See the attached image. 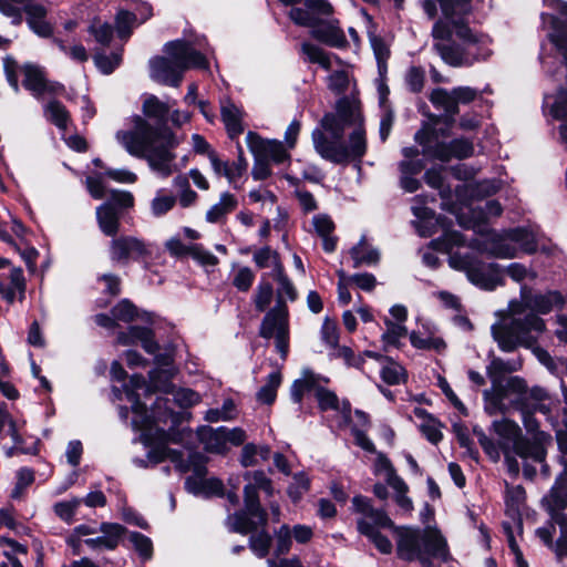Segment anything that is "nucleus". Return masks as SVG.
<instances>
[{"mask_svg": "<svg viewBox=\"0 0 567 567\" xmlns=\"http://www.w3.org/2000/svg\"><path fill=\"white\" fill-rule=\"evenodd\" d=\"M312 142L318 154L327 161L340 164L361 158L367 151V140L358 101L340 99L336 113H327L321 120V128L313 130Z\"/></svg>", "mask_w": 567, "mask_h": 567, "instance_id": "f257e3e1", "label": "nucleus"}, {"mask_svg": "<svg viewBox=\"0 0 567 567\" xmlns=\"http://www.w3.org/2000/svg\"><path fill=\"white\" fill-rule=\"evenodd\" d=\"M520 303H511V316L492 326L494 340L501 350L514 351L518 346L530 348L545 331V322L535 312L546 315L563 303L557 291L532 295L520 289Z\"/></svg>", "mask_w": 567, "mask_h": 567, "instance_id": "f03ea898", "label": "nucleus"}, {"mask_svg": "<svg viewBox=\"0 0 567 567\" xmlns=\"http://www.w3.org/2000/svg\"><path fill=\"white\" fill-rule=\"evenodd\" d=\"M131 122V127L116 133V141L130 155L146 159L157 176H171L177 169L174 148L179 144L178 137L167 126L154 127L141 116H134Z\"/></svg>", "mask_w": 567, "mask_h": 567, "instance_id": "7ed1b4c3", "label": "nucleus"}, {"mask_svg": "<svg viewBox=\"0 0 567 567\" xmlns=\"http://www.w3.org/2000/svg\"><path fill=\"white\" fill-rule=\"evenodd\" d=\"M148 394L151 386L146 384L142 375L134 374L131 377L130 382L123 385V392L126 399L132 403V412L134 417L132 426L134 430L141 432V440L144 444H151L156 440H164L166 436L165 425H175L178 421V415L168 408V399L157 398L151 414L145 406L140 402L141 393Z\"/></svg>", "mask_w": 567, "mask_h": 567, "instance_id": "20e7f679", "label": "nucleus"}, {"mask_svg": "<svg viewBox=\"0 0 567 567\" xmlns=\"http://www.w3.org/2000/svg\"><path fill=\"white\" fill-rule=\"evenodd\" d=\"M482 0H419L424 14L433 20L437 17V3L442 17L432 28L434 40H452L454 37L461 41L475 42V34L468 27L470 16L477 9Z\"/></svg>", "mask_w": 567, "mask_h": 567, "instance_id": "39448f33", "label": "nucleus"}, {"mask_svg": "<svg viewBox=\"0 0 567 567\" xmlns=\"http://www.w3.org/2000/svg\"><path fill=\"white\" fill-rule=\"evenodd\" d=\"M464 245L463 236L454 230H449L442 237L431 241V246L439 251L450 254L449 265L451 268L464 271L468 280L485 290H493L502 284V274L498 265H485L473 255L453 252L455 247Z\"/></svg>", "mask_w": 567, "mask_h": 567, "instance_id": "423d86ee", "label": "nucleus"}, {"mask_svg": "<svg viewBox=\"0 0 567 567\" xmlns=\"http://www.w3.org/2000/svg\"><path fill=\"white\" fill-rule=\"evenodd\" d=\"M164 51L168 58L156 56L150 61L151 78L162 84L178 86L185 70L207 68L205 56L185 40L166 43Z\"/></svg>", "mask_w": 567, "mask_h": 567, "instance_id": "0eeeda50", "label": "nucleus"}, {"mask_svg": "<svg viewBox=\"0 0 567 567\" xmlns=\"http://www.w3.org/2000/svg\"><path fill=\"white\" fill-rule=\"evenodd\" d=\"M396 534V550L400 558L419 560L423 567H431V558L447 559L446 540L436 528L401 527Z\"/></svg>", "mask_w": 567, "mask_h": 567, "instance_id": "6e6552de", "label": "nucleus"}, {"mask_svg": "<svg viewBox=\"0 0 567 567\" xmlns=\"http://www.w3.org/2000/svg\"><path fill=\"white\" fill-rule=\"evenodd\" d=\"M245 509L227 517V526L231 532L248 534L264 527L267 523L266 512L262 509L258 498V491L272 495L271 480L262 471L246 472Z\"/></svg>", "mask_w": 567, "mask_h": 567, "instance_id": "1a4fd4ad", "label": "nucleus"}, {"mask_svg": "<svg viewBox=\"0 0 567 567\" xmlns=\"http://www.w3.org/2000/svg\"><path fill=\"white\" fill-rule=\"evenodd\" d=\"M148 458L155 463L171 460L182 472L193 470V475L186 478L185 487L194 495L208 497L223 493L221 481L216 477L206 478V467L203 463H196L197 458H202L198 454L190 455V464H184L179 452L157 446L148 453Z\"/></svg>", "mask_w": 567, "mask_h": 567, "instance_id": "9d476101", "label": "nucleus"}, {"mask_svg": "<svg viewBox=\"0 0 567 567\" xmlns=\"http://www.w3.org/2000/svg\"><path fill=\"white\" fill-rule=\"evenodd\" d=\"M321 381L328 382V379L316 375L309 370H305L302 377L296 380L291 385V399L293 402L299 403L306 392L313 391L321 411L333 410L339 412L343 421L348 422L351 416L349 402L344 401L340 404L334 392L320 385Z\"/></svg>", "mask_w": 567, "mask_h": 567, "instance_id": "9b49d317", "label": "nucleus"}, {"mask_svg": "<svg viewBox=\"0 0 567 567\" xmlns=\"http://www.w3.org/2000/svg\"><path fill=\"white\" fill-rule=\"evenodd\" d=\"M415 141L422 145L425 156L447 162L452 158H467L474 153L471 141L457 138L450 144L442 143L436 128L424 126L415 134Z\"/></svg>", "mask_w": 567, "mask_h": 567, "instance_id": "f8f14e48", "label": "nucleus"}, {"mask_svg": "<svg viewBox=\"0 0 567 567\" xmlns=\"http://www.w3.org/2000/svg\"><path fill=\"white\" fill-rule=\"evenodd\" d=\"M352 504L354 509L362 515L358 519L359 532L369 537L382 554L391 553V542L377 530L378 527H391V519L383 511L373 508L367 497L355 496Z\"/></svg>", "mask_w": 567, "mask_h": 567, "instance_id": "ddd939ff", "label": "nucleus"}, {"mask_svg": "<svg viewBox=\"0 0 567 567\" xmlns=\"http://www.w3.org/2000/svg\"><path fill=\"white\" fill-rule=\"evenodd\" d=\"M458 223L464 228H473L480 234L470 243V247L487 254L495 258L511 259L517 257V247L513 239V230L496 233L494 230H483L481 225L476 221H465L461 217Z\"/></svg>", "mask_w": 567, "mask_h": 567, "instance_id": "4468645a", "label": "nucleus"}, {"mask_svg": "<svg viewBox=\"0 0 567 567\" xmlns=\"http://www.w3.org/2000/svg\"><path fill=\"white\" fill-rule=\"evenodd\" d=\"M0 11L13 18L16 24L21 23L23 11L29 28L39 37L49 38L53 32L52 25L45 20L48 10L42 0H0Z\"/></svg>", "mask_w": 567, "mask_h": 567, "instance_id": "2eb2a0df", "label": "nucleus"}, {"mask_svg": "<svg viewBox=\"0 0 567 567\" xmlns=\"http://www.w3.org/2000/svg\"><path fill=\"white\" fill-rule=\"evenodd\" d=\"M260 336L275 338L276 348L282 358H286L289 349V311L285 301L277 300L262 319Z\"/></svg>", "mask_w": 567, "mask_h": 567, "instance_id": "dca6fc26", "label": "nucleus"}, {"mask_svg": "<svg viewBox=\"0 0 567 567\" xmlns=\"http://www.w3.org/2000/svg\"><path fill=\"white\" fill-rule=\"evenodd\" d=\"M450 40H435L433 47L442 60L452 66L470 65L478 59L488 56V51H481V45L486 42L475 35V42L462 41V45L450 43Z\"/></svg>", "mask_w": 567, "mask_h": 567, "instance_id": "f3484780", "label": "nucleus"}, {"mask_svg": "<svg viewBox=\"0 0 567 567\" xmlns=\"http://www.w3.org/2000/svg\"><path fill=\"white\" fill-rule=\"evenodd\" d=\"M199 439L207 452L223 454L230 446L243 444L246 440V433L239 427H207L200 431Z\"/></svg>", "mask_w": 567, "mask_h": 567, "instance_id": "a211bd4d", "label": "nucleus"}, {"mask_svg": "<svg viewBox=\"0 0 567 567\" xmlns=\"http://www.w3.org/2000/svg\"><path fill=\"white\" fill-rule=\"evenodd\" d=\"M151 245L133 236H121L111 241L110 257L113 261L127 265L151 256Z\"/></svg>", "mask_w": 567, "mask_h": 567, "instance_id": "6ab92c4d", "label": "nucleus"}, {"mask_svg": "<svg viewBox=\"0 0 567 567\" xmlns=\"http://www.w3.org/2000/svg\"><path fill=\"white\" fill-rule=\"evenodd\" d=\"M501 386L494 389V384L483 392L485 409L488 413L504 412L505 401L512 394H522L526 384L523 379L518 377L504 378L499 381Z\"/></svg>", "mask_w": 567, "mask_h": 567, "instance_id": "aec40b11", "label": "nucleus"}, {"mask_svg": "<svg viewBox=\"0 0 567 567\" xmlns=\"http://www.w3.org/2000/svg\"><path fill=\"white\" fill-rule=\"evenodd\" d=\"M276 548L275 554L281 556L288 554L292 547V542L299 545L309 544L313 536V528L305 524H296L290 526L288 524L281 525L275 530Z\"/></svg>", "mask_w": 567, "mask_h": 567, "instance_id": "412c9836", "label": "nucleus"}, {"mask_svg": "<svg viewBox=\"0 0 567 567\" xmlns=\"http://www.w3.org/2000/svg\"><path fill=\"white\" fill-rule=\"evenodd\" d=\"M247 146L255 157L270 159L276 164H281L290 159V155L284 144L277 140H264L254 132L246 135Z\"/></svg>", "mask_w": 567, "mask_h": 567, "instance_id": "4be33fe9", "label": "nucleus"}, {"mask_svg": "<svg viewBox=\"0 0 567 567\" xmlns=\"http://www.w3.org/2000/svg\"><path fill=\"white\" fill-rule=\"evenodd\" d=\"M22 73L24 75L23 86L37 99L45 93H56L62 90V85L59 83H49L43 70L38 65L25 64L22 66Z\"/></svg>", "mask_w": 567, "mask_h": 567, "instance_id": "5701e85b", "label": "nucleus"}, {"mask_svg": "<svg viewBox=\"0 0 567 567\" xmlns=\"http://www.w3.org/2000/svg\"><path fill=\"white\" fill-rule=\"evenodd\" d=\"M310 34L316 40L333 48L347 45V39L337 20L319 21L315 23Z\"/></svg>", "mask_w": 567, "mask_h": 567, "instance_id": "b1692460", "label": "nucleus"}, {"mask_svg": "<svg viewBox=\"0 0 567 567\" xmlns=\"http://www.w3.org/2000/svg\"><path fill=\"white\" fill-rule=\"evenodd\" d=\"M550 443V436L545 432L536 433L532 440H522L516 443L515 452L523 458H530L543 463L546 456V445Z\"/></svg>", "mask_w": 567, "mask_h": 567, "instance_id": "393cba45", "label": "nucleus"}, {"mask_svg": "<svg viewBox=\"0 0 567 567\" xmlns=\"http://www.w3.org/2000/svg\"><path fill=\"white\" fill-rule=\"evenodd\" d=\"M100 532L103 534L102 536L95 538H86L84 544L94 550H113L118 546L124 535L125 528L120 524L103 523L100 526Z\"/></svg>", "mask_w": 567, "mask_h": 567, "instance_id": "a878e982", "label": "nucleus"}, {"mask_svg": "<svg viewBox=\"0 0 567 567\" xmlns=\"http://www.w3.org/2000/svg\"><path fill=\"white\" fill-rule=\"evenodd\" d=\"M2 298L12 303L16 299L22 301L25 296V279L21 268H12L6 279L0 281Z\"/></svg>", "mask_w": 567, "mask_h": 567, "instance_id": "bb28decb", "label": "nucleus"}, {"mask_svg": "<svg viewBox=\"0 0 567 567\" xmlns=\"http://www.w3.org/2000/svg\"><path fill=\"white\" fill-rule=\"evenodd\" d=\"M117 342L123 346H130L136 342H141L143 349L148 353H155L156 350L158 349V346L154 340L152 330L144 327H130L126 333L122 332L118 334Z\"/></svg>", "mask_w": 567, "mask_h": 567, "instance_id": "cd10ccee", "label": "nucleus"}, {"mask_svg": "<svg viewBox=\"0 0 567 567\" xmlns=\"http://www.w3.org/2000/svg\"><path fill=\"white\" fill-rule=\"evenodd\" d=\"M544 502L553 516L567 507V472L556 480Z\"/></svg>", "mask_w": 567, "mask_h": 567, "instance_id": "c85d7f7f", "label": "nucleus"}, {"mask_svg": "<svg viewBox=\"0 0 567 567\" xmlns=\"http://www.w3.org/2000/svg\"><path fill=\"white\" fill-rule=\"evenodd\" d=\"M223 122L230 138L243 133V111L230 100H223L220 106Z\"/></svg>", "mask_w": 567, "mask_h": 567, "instance_id": "c756f323", "label": "nucleus"}, {"mask_svg": "<svg viewBox=\"0 0 567 567\" xmlns=\"http://www.w3.org/2000/svg\"><path fill=\"white\" fill-rule=\"evenodd\" d=\"M424 167V163L422 159H411V161H401L399 164V169L401 173L400 184L402 188L409 193L416 192L421 183L419 179L414 178L415 175L420 174Z\"/></svg>", "mask_w": 567, "mask_h": 567, "instance_id": "7c9ffc66", "label": "nucleus"}, {"mask_svg": "<svg viewBox=\"0 0 567 567\" xmlns=\"http://www.w3.org/2000/svg\"><path fill=\"white\" fill-rule=\"evenodd\" d=\"M316 234L322 239L324 251L332 252L337 247V238L331 236L334 224L328 215L318 214L312 217Z\"/></svg>", "mask_w": 567, "mask_h": 567, "instance_id": "2f4dec72", "label": "nucleus"}, {"mask_svg": "<svg viewBox=\"0 0 567 567\" xmlns=\"http://www.w3.org/2000/svg\"><path fill=\"white\" fill-rule=\"evenodd\" d=\"M99 227L106 236H114L120 228V216L111 203H104L96 208Z\"/></svg>", "mask_w": 567, "mask_h": 567, "instance_id": "473e14b6", "label": "nucleus"}, {"mask_svg": "<svg viewBox=\"0 0 567 567\" xmlns=\"http://www.w3.org/2000/svg\"><path fill=\"white\" fill-rule=\"evenodd\" d=\"M350 255L353 259V267L358 268L361 266H373L379 262L380 252L374 247L370 246L365 238L351 248Z\"/></svg>", "mask_w": 567, "mask_h": 567, "instance_id": "72a5a7b5", "label": "nucleus"}, {"mask_svg": "<svg viewBox=\"0 0 567 567\" xmlns=\"http://www.w3.org/2000/svg\"><path fill=\"white\" fill-rule=\"evenodd\" d=\"M175 204L176 196L165 188H159L150 202V212L153 217L159 218L171 212Z\"/></svg>", "mask_w": 567, "mask_h": 567, "instance_id": "f704fd0d", "label": "nucleus"}, {"mask_svg": "<svg viewBox=\"0 0 567 567\" xmlns=\"http://www.w3.org/2000/svg\"><path fill=\"white\" fill-rule=\"evenodd\" d=\"M237 199L230 193H223L219 202L213 205L206 213V220L209 223L220 221L227 214L237 207Z\"/></svg>", "mask_w": 567, "mask_h": 567, "instance_id": "c9c22d12", "label": "nucleus"}, {"mask_svg": "<svg viewBox=\"0 0 567 567\" xmlns=\"http://www.w3.org/2000/svg\"><path fill=\"white\" fill-rule=\"evenodd\" d=\"M519 368L520 363L518 361H504L499 358H494L487 367V375L495 389L501 386L499 381L505 378V373L517 371Z\"/></svg>", "mask_w": 567, "mask_h": 567, "instance_id": "e433bc0d", "label": "nucleus"}, {"mask_svg": "<svg viewBox=\"0 0 567 567\" xmlns=\"http://www.w3.org/2000/svg\"><path fill=\"white\" fill-rule=\"evenodd\" d=\"M175 104L174 101H161L155 95H148L143 102V113L158 121H165L171 107Z\"/></svg>", "mask_w": 567, "mask_h": 567, "instance_id": "4c0bfd02", "label": "nucleus"}, {"mask_svg": "<svg viewBox=\"0 0 567 567\" xmlns=\"http://www.w3.org/2000/svg\"><path fill=\"white\" fill-rule=\"evenodd\" d=\"M411 344L420 350H433L435 352H443L446 348L445 341L434 333H429L423 337L421 332L413 331L410 334Z\"/></svg>", "mask_w": 567, "mask_h": 567, "instance_id": "58836bf2", "label": "nucleus"}, {"mask_svg": "<svg viewBox=\"0 0 567 567\" xmlns=\"http://www.w3.org/2000/svg\"><path fill=\"white\" fill-rule=\"evenodd\" d=\"M270 449L266 445L246 444L243 447L240 464L245 467L255 466L269 458Z\"/></svg>", "mask_w": 567, "mask_h": 567, "instance_id": "ea45409f", "label": "nucleus"}, {"mask_svg": "<svg viewBox=\"0 0 567 567\" xmlns=\"http://www.w3.org/2000/svg\"><path fill=\"white\" fill-rule=\"evenodd\" d=\"M384 324L386 328L382 334L384 347L399 348L401 346V341L408 336L405 324L395 323L394 320L390 318H384Z\"/></svg>", "mask_w": 567, "mask_h": 567, "instance_id": "a19ab883", "label": "nucleus"}, {"mask_svg": "<svg viewBox=\"0 0 567 567\" xmlns=\"http://www.w3.org/2000/svg\"><path fill=\"white\" fill-rule=\"evenodd\" d=\"M430 101L434 106L442 109L450 116L458 112V106H456L454 99V90L435 89L430 95Z\"/></svg>", "mask_w": 567, "mask_h": 567, "instance_id": "79ce46f5", "label": "nucleus"}, {"mask_svg": "<svg viewBox=\"0 0 567 567\" xmlns=\"http://www.w3.org/2000/svg\"><path fill=\"white\" fill-rule=\"evenodd\" d=\"M373 472L375 475L384 474L385 482L389 486L390 484L402 486L401 477L396 474V471L393 467L391 461L384 453H377V457L373 464Z\"/></svg>", "mask_w": 567, "mask_h": 567, "instance_id": "37998d69", "label": "nucleus"}, {"mask_svg": "<svg viewBox=\"0 0 567 567\" xmlns=\"http://www.w3.org/2000/svg\"><path fill=\"white\" fill-rule=\"evenodd\" d=\"M6 425L9 426L8 433L10 434L12 442H13V446L10 447L9 450H7V452H6L7 456L10 457L14 454V451L23 450V447H22L23 440L20 434V427L18 426L16 421L12 420V417L9 415L8 412L0 410V432L2 431V429Z\"/></svg>", "mask_w": 567, "mask_h": 567, "instance_id": "c03bdc74", "label": "nucleus"}, {"mask_svg": "<svg viewBox=\"0 0 567 567\" xmlns=\"http://www.w3.org/2000/svg\"><path fill=\"white\" fill-rule=\"evenodd\" d=\"M301 52L309 62L318 63L324 70H329L332 66V56L316 44L303 42L301 44Z\"/></svg>", "mask_w": 567, "mask_h": 567, "instance_id": "a18cd8bd", "label": "nucleus"}, {"mask_svg": "<svg viewBox=\"0 0 567 567\" xmlns=\"http://www.w3.org/2000/svg\"><path fill=\"white\" fill-rule=\"evenodd\" d=\"M254 261L259 268L271 267L272 274H277V271L284 268L279 255L269 247H264L255 251Z\"/></svg>", "mask_w": 567, "mask_h": 567, "instance_id": "49530a36", "label": "nucleus"}, {"mask_svg": "<svg viewBox=\"0 0 567 567\" xmlns=\"http://www.w3.org/2000/svg\"><path fill=\"white\" fill-rule=\"evenodd\" d=\"M45 116L60 130H65L70 120L69 112L58 101H51L44 109Z\"/></svg>", "mask_w": 567, "mask_h": 567, "instance_id": "de8ad7c7", "label": "nucleus"}, {"mask_svg": "<svg viewBox=\"0 0 567 567\" xmlns=\"http://www.w3.org/2000/svg\"><path fill=\"white\" fill-rule=\"evenodd\" d=\"M280 373L271 372L267 378L266 384L261 386L257 393L258 401L266 404H271L276 399L277 389L280 385Z\"/></svg>", "mask_w": 567, "mask_h": 567, "instance_id": "09e8293b", "label": "nucleus"}, {"mask_svg": "<svg viewBox=\"0 0 567 567\" xmlns=\"http://www.w3.org/2000/svg\"><path fill=\"white\" fill-rule=\"evenodd\" d=\"M274 279L278 282V300L284 301V297H286L289 301H295L297 299V290L285 272V269L277 271V274H271Z\"/></svg>", "mask_w": 567, "mask_h": 567, "instance_id": "8fccbe9b", "label": "nucleus"}, {"mask_svg": "<svg viewBox=\"0 0 567 567\" xmlns=\"http://www.w3.org/2000/svg\"><path fill=\"white\" fill-rule=\"evenodd\" d=\"M380 374L382 380L390 385L399 384L404 382L406 379L404 368L398 362L391 360L386 361L382 367Z\"/></svg>", "mask_w": 567, "mask_h": 567, "instance_id": "3c124183", "label": "nucleus"}, {"mask_svg": "<svg viewBox=\"0 0 567 567\" xmlns=\"http://www.w3.org/2000/svg\"><path fill=\"white\" fill-rule=\"evenodd\" d=\"M512 230L513 239L515 241V246L517 247V252L520 250L527 254H533L538 249L533 233L523 228H516Z\"/></svg>", "mask_w": 567, "mask_h": 567, "instance_id": "603ef678", "label": "nucleus"}, {"mask_svg": "<svg viewBox=\"0 0 567 567\" xmlns=\"http://www.w3.org/2000/svg\"><path fill=\"white\" fill-rule=\"evenodd\" d=\"M494 427H495L496 433L501 437L505 439L508 442H513L514 449L516 447V443L522 441L519 439V435H520L519 426L511 420L504 419L502 421L495 422Z\"/></svg>", "mask_w": 567, "mask_h": 567, "instance_id": "864d4df0", "label": "nucleus"}, {"mask_svg": "<svg viewBox=\"0 0 567 567\" xmlns=\"http://www.w3.org/2000/svg\"><path fill=\"white\" fill-rule=\"evenodd\" d=\"M89 32L94 37L95 41L102 45H107L113 37L112 25L100 19L92 21Z\"/></svg>", "mask_w": 567, "mask_h": 567, "instance_id": "5fc2aeb1", "label": "nucleus"}, {"mask_svg": "<svg viewBox=\"0 0 567 567\" xmlns=\"http://www.w3.org/2000/svg\"><path fill=\"white\" fill-rule=\"evenodd\" d=\"M506 274L514 281L522 284L524 281H533L537 277V272L530 268L526 267L520 262H513L507 266Z\"/></svg>", "mask_w": 567, "mask_h": 567, "instance_id": "6e6d98bb", "label": "nucleus"}, {"mask_svg": "<svg viewBox=\"0 0 567 567\" xmlns=\"http://www.w3.org/2000/svg\"><path fill=\"white\" fill-rule=\"evenodd\" d=\"M274 296L272 286L267 281H261L256 288L254 303L258 311L262 312L270 305Z\"/></svg>", "mask_w": 567, "mask_h": 567, "instance_id": "4d7b16f0", "label": "nucleus"}, {"mask_svg": "<svg viewBox=\"0 0 567 567\" xmlns=\"http://www.w3.org/2000/svg\"><path fill=\"white\" fill-rule=\"evenodd\" d=\"M270 544H271V536L265 530H262L256 535H252L249 539L250 549L259 558H264L267 556V554L269 551Z\"/></svg>", "mask_w": 567, "mask_h": 567, "instance_id": "13d9d810", "label": "nucleus"}, {"mask_svg": "<svg viewBox=\"0 0 567 567\" xmlns=\"http://www.w3.org/2000/svg\"><path fill=\"white\" fill-rule=\"evenodd\" d=\"M82 499L73 498L70 501L59 502L54 505V513L64 522L72 523L76 509L81 505Z\"/></svg>", "mask_w": 567, "mask_h": 567, "instance_id": "bf43d9fd", "label": "nucleus"}, {"mask_svg": "<svg viewBox=\"0 0 567 567\" xmlns=\"http://www.w3.org/2000/svg\"><path fill=\"white\" fill-rule=\"evenodd\" d=\"M321 339L330 349H337L339 343L338 326L334 321L326 318L321 327Z\"/></svg>", "mask_w": 567, "mask_h": 567, "instance_id": "052dcab7", "label": "nucleus"}, {"mask_svg": "<svg viewBox=\"0 0 567 567\" xmlns=\"http://www.w3.org/2000/svg\"><path fill=\"white\" fill-rule=\"evenodd\" d=\"M34 482V473L32 470L22 467L17 472V483L11 492L12 498H20L23 491Z\"/></svg>", "mask_w": 567, "mask_h": 567, "instance_id": "680f3d73", "label": "nucleus"}, {"mask_svg": "<svg viewBox=\"0 0 567 567\" xmlns=\"http://www.w3.org/2000/svg\"><path fill=\"white\" fill-rule=\"evenodd\" d=\"M121 60L122 56L118 52L112 53L111 55L96 54L94 56L95 65L104 74L112 73L120 65Z\"/></svg>", "mask_w": 567, "mask_h": 567, "instance_id": "e2e57ef3", "label": "nucleus"}, {"mask_svg": "<svg viewBox=\"0 0 567 567\" xmlns=\"http://www.w3.org/2000/svg\"><path fill=\"white\" fill-rule=\"evenodd\" d=\"M305 6L315 18V23L321 21V17L330 16L333 11L332 6L327 0H306Z\"/></svg>", "mask_w": 567, "mask_h": 567, "instance_id": "0e129e2a", "label": "nucleus"}, {"mask_svg": "<svg viewBox=\"0 0 567 567\" xmlns=\"http://www.w3.org/2000/svg\"><path fill=\"white\" fill-rule=\"evenodd\" d=\"M112 316L115 320L131 322L137 316V310L128 300H122L112 309Z\"/></svg>", "mask_w": 567, "mask_h": 567, "instance_id": "69168bd1", "label": "nucleus"}, {"mask_svg": "<svg viewBox=\"0 0 567 567\" xmlns=\"http://www.w3.org/2000/svg\"><path fill=\"white\" fill-rule=\"evenodd\" d=\"M136 21V16L125 10L118 11L116 16V30L120 38H127Z\"/></svg>", "mask_w": 567, "mask_h": 567, "instance_id": "338daca9", "label": "nucleus"}, {"mask_svg": "<svg viewBox=\"0 0 567 567\" xmlns=\"http://www.w3.org/2000/svg\"><path fill=\"white\" fill-rule=\"evenodd\" d=\"M174 402L181 408H189L200 401V395L190 389H178L172 392Z\"/></svg>", "mask_w": 567, "mask_h": 567, "instance_id": "774afa93", "label": "nucleus"}]
</instances>
